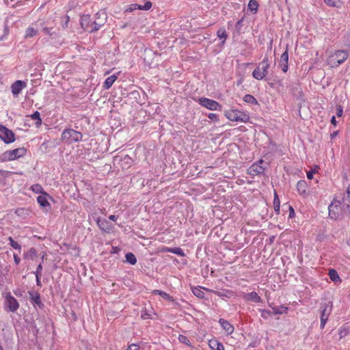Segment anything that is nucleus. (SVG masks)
<instances>
[{
    "label": "nucleus",
    "instance_id": "f257e3e1",
    "mask_svg": "<svg viewBox=\"0 0 350 350\" xmlns=\"http://www.w3.org/2000/svg\"><path fill=\"white\" fill-rule=\"evenodd\" d=\"M349 52L347 50H337L329 55L327 62L332 68L339 66L347 60Z\"/></svg>",
    "mask_w": 350,
    "mask_h": 350
},
{
    "label": "nucleus",
    "instance_id": "f03ea898",
    "mask_svg": "<svg viewBox=\"0 0 350 350\" xmlns=\"http://www.w3.org/2000/svg\"><path fill=\"white\" fill-rule=\"evenodd\" d=\"M227 119L232 122L247 123L250 122V117L248 113L238 109H229L224 112Z\"/></svg>",
    "mask_w": 350,
    "mask_h": 350
},
{
    "label": "nucleus",
    "instance_id": "7ed1b4c3",
    "mask_svg": "<svg viewBox=\"0 0 350 350\" xmlns=\"http://www.w3.org/2000/svg\"><path fill=\"white\" fill-rule=\"evenodd\" d=\"M27 149L24 147L18 148L4 152L0 156V162H6L18 159L27 154Z\"/></svg>",
    "mask_w": 350,
    "mask_h": 350
},
{
    "label": "nucleus",
    "instance_id": "20e7f679",
    "mask_svg": "<svg viewBox=\"0 0 350 350\" xmlns=\"http://www.w3.org/2000/svg\"><path fill=\"white\" fill-rule=\"evenodd\" d=\"M83 139V134L72 129H66L61 135V141L67 144L79 142Z\"/></svg>",
    "mask_w": 350,
    "mask_h": 350
},
{
    "label": "nucleus",
    "instance_id": "39448f33",
    "mask_svg": "<svg viewBox=\"0 0 350 350\" xmlns=\"http://www.w3.org/2000/svg\"><path fill=\"white\" fill-rule=\"evenodd\" d=\"M328 208L329 217L335 219L338 218L343 213H347L342 204V201L340 200H338L336 197L332 202Z\"/></svg>",
    "mask_w": 350,
    "mask_h": 350
},
{
    "label": "nucleus",
    "instance_id": "423d86ee",
    "mask_svg": "<svg viewBox=\"0 0 350 350\" xmlns=\"http://www.w3.org/2000/svg\"><path fill=\"white\" fill-rule=\"evenodd\" d=\"M270 66L269 60L265 57L258 66L254 70L252 76L257 80H262L267 74Z\"/></svg>",
    "mask_w": 350,
    "mask_h": 350
},
{
    "label": "nucleus",
    "instance_id": "0eeeda50",
    "mask_svg": "<svg viewBox=\"0 0 350 350\" xmlns=\"http://www.w3.org/2000/svg\"><path fill=\"white\" fill-rule=\"evenodd\" d=\"M81 25L83 29L89 32H94L98 30L100 27L95 21H92L90 15H83L81 18Z\"/></svg>",
    "mask_w": 350,
    "mask_h": 350
},
{
    "label": "nucleus",
    "instance_id": "6e6552de",
    "mask_svg": "<svg viewBox=\"0 0 350 350\" xmlns=\"http://www.w3.org/2000/svg\"><path fill=\"white\" fill-rule=\"evenodd\" d=\"M0 139L5 144H11L15 141V134L5 126L0 124Z\"/></svg>",
    "mask_w": 350,
    "mask_h": 350
},
{
    "label": "nucleus",
    "instance_id": "1a4fd4ad",
    "mask_svg": "<svg viewBox=\"0 0 350 350\" xmlns=\"http://www.w3.org/2000/svg\"><path fill=\"white\" fill-rule=\"evenodd\" d=\"M198 103L201 106L209 110H221V105L218 102L208 98H200Z\"/></svg>",
    "mask_w": 350,
    "mask_h": 350
},
{
    "label": "nucleus",
    "instance_id": "9d476101",
    "mask_svg": "<svg viewBox=\"0 0 350 350\" xmlns=\"http://www.w3.org/2000/svg\"><path fill=\"white\" fill-rule=\"evenodd\" d=\"M263 161L260 159L258 162L252 164L247 170V174L252 176H257L260 174L263 173L264 168L262 167Z\"/></svg>",
    "mask_w": 350,
    "mask_h": 350
},
{
    "label": "nucleus",
    "instance_id": "9b49d317",
    "mask_svg": "<svg viewBox=\"0 0 350 350\" xmlns=\"http://www.w3.org/2000/svg\"><path fill=\"white\" fill-rule=\"evenodd\" d=\"M5 305L8 309L12 312H16L19 308L18 301L10 294L7 295L5 297Z\"/></svg>",
    "mask_w": 350,
    "mask_h": 350
},
{
    "label": "nucleus",
    "instance_id": "f8f14e48",
    "mask_svg": "<svg viewBox=\"0 0 350 350\" xmlns=\"http://www.w3.org/2000/svg\"><path fill=\"white\" fill-rule=\"evenodd\" d=\"M96 224L98 228L105 233H110L113 229V226L107 219L98 218Z\"/></svg>",
    "mask_w": 350,
    "mask_h": 350
},
{
    "label": "nucleus",
    "instance_id": "ddd939ff",
    "mask_svg": "<svg viewBox=\"0 0 350 350\" xmlns=\"http://www.w3.org/2000/svg\"><path fill=\"white\" fill-rule=\"evenodd\" d=\"M336 198L342 201V204L345 208L347 213H350V190L347 189L346 193L340 196H337Z\"/></svg>",
    "mask_w": 350,
    "mask_h": 350
},
{
    "label": "nucleus",
    "instance_id": "4468645a",
    "mask_svg": "<svg viewBox=\"0 0 350 350\" xmlns=\"http://www.w3.org/2000/svg\"><path fill=\"white\" fill-rule=\"evenodd\" d=\"M27 83L21 80H17L11 85V90L13 95L18 96L22 90L26 88Z\"/></svg>",
    "mask_w": 350,
    "mask_h": 350
},
{
    "label": "nucleus",
    "instance_id": "2eb2a0df",
    "mask_svg": "<svg viewBox=\"0 0 350 350\" xmlns=\"http://www.w3.org/2000/svg\"><path fill=\"white\" fill-rule=\"evenodd\" d=\"M332 312V306H329V304H326L325 306V308L321 312V327L323 328L325 327V325L328 319V317Z\"/></svg>",
    "mask_w": 350,
    "mask_h": 350
},
{
    "label": "nucleus",
    "instance_id": "dca6fc26",
    "mask_svg": "<svg viewBox=\"0 0 350 350\" xmlns=\"http://www.w3.org/2000/svg\"><path fill=\"white\" fill-rule=\"evenodd\" d=\"M288 49H286V51L281 55L279 66L282 70L284 72H286L288 68Z\"/></svg>",
    "mask_w": 350,
    "mask_h": 350
},
{
    "label": "nucleus",
    "instance_id": "f3484780",
    "mask_svg": "<svg viewBox=\"0 0 350 350\" xmlns=\"http://www.w3.org/2000/svg\"><path fill=\"white\" fill-rule=\"evenodd\" d=\"M297 189L299 195L306 197L308 195V186L306 180H301L297 183Z\"/></svg>",
    "mask_w": 350,
    "mask_h": 350
},
{
    "label": "nucleus",
    "instance_id": "a211bd4d",
    "mask_svg": "<svg viewBox=\"0 0 350 350\" xmlns=\"http://www.w3.org/2000/svg\"><path fill=\"white\" fill-rule=\"evenodd\" d=\"M243 299L247 301H252L254 303L262 302L261 297L258 295L257 293L253 291L249 293H244L243 296Z\"/></svg>",
    "mask_w": 350,
    "mask_h": 350
},
{
    "label": "nucleus",
    "instance_id": "6ab92c4d",
    "mask_svg": "<svg viewBox=\"0 0 350 350\" xmlns=\"http://www.w3.org/2000/svg\"><path fill=\"white\" fill-rule=\"evenodd\" d=\"M219 322L227 334H231L234 332V327L226 320L220 319Z\"/></svg>",
    "mask_w": 350,
    "mask_h": 350
},
{
    "label": "nucleus",
    "instance_id": "aec40b11",
    "mask_svg": "<svg viewBox=\"0 0 350 350\" xmlns=\"http://www.w3.org/2000/svg\"><path fill=\"white\" fill-rule=\"evenodd\" d=\"M208 345L213 350H224L223 344L216 339L210 340Z\"/></svg>",
    "mask_w": 350,
    "mask_h": 350
},
{
    "label": "nucleus",
    "instance_id": "412c9836",
    "mask_svg": "<svg viewBox=\"0 0 350 350\" xmlns=\"http://www.w3.org/2000/svg\"><path fill=\"white\" fill-rule=\"evenodd\" d=\"M118 77L116 75H112L107 77L104 83L103 87L105 89L108 90L109 89L111 85L113 84V83L116 81Z\"/></svg>",
    "mask_w": 350,
    "mask_h": 350
},
{
    "label": "nucleus",
    "instance_id": "4be33fe9",
    "mask_svg": "<svg viewBox=\"0 0 350 350\" xmlns=\"http://www.w3.org/2000/svg\"><path fill=\"white\" fill-rule=\"evenodd\" d=\"M38 33V29L33 27V25H32L28 27V28L26 29L25 33V38H32V37L36 36Z\"/></svg>",
    "mask_w": 350,
    "mask_h": 350
},
{
    "label": "nucleus",
    "instance_id": "5701e85b",
    "mask_svg": "<svg viewBox=\"0 0 350 350\" xmlns=\"http://www.w3.org/2000/svg\"><path fill=\"white\" fill-rule=\"evenodd\" d=\"M217 36L221 40V44H224L228 38V33L224 27H221L217 31Z\"/></svg>",
    "mask_w": 350,
    "mask_h": 350
},
{
    "label": "nucleus",
    "instance_id": "b1692460",
    "mask_svg": "<svg viewBox=\"0 0 350 350\" xmlns=\"http://www.w3.org/2000/svg\"><path fill=\"white\" fill-rule=\"evenodd\" d=\"M243 100L244 102H245L248 104H250L252 105H259L256 98L252 94L245 95Z\"/></svg>",
    "mask_w": 350,
    "mask_h": 350
},
{
    "label": "nucleus",
    "instance_id": "393cba45",
    "mask_svg": "<svg viewBox=\"0 0 350 350\" xmlns=\"http://www.w3.org/2000/svg\"><path fill=\"white\" fill-rule=\"evenodd\" d=\"M329 278L334 282H340L341 279L338 273V272L333 269H329L328 273Z\"/></svg>",
    "mask_w": 350,
    "mask_h": 350
},
{
    "label": "nucleus",
    "instance_id": "a878e982",
    "mask_svg": "<svg viewBox=\"0 0 350 350\" xmlns=\"http://www.w3.org/2000/svg\"><path fill=\"white\" fill-rule=\"evenodd\" d=\"M273 208L276 215L280 214V204L279 197L275 191H274Z\"/></svg>",
    "mask_w": 350,
    "mask_h": 350
},
{
    "label": "nucleus",
    "instance_id": "bb28decb",
    "mask_svg": "<svg viewBox=\"0 0 350 350\" xmlns=\"http://www.w3.org/2000/svg\"><path fill=\"white\" fill-rule=\"evenodd\" d=\"M272 310L275 314H286L288 308L284 306H280L279 307H273Z\"/></svg>",
    "mask_w": 350,
    "mask_h": 350
},
{
    "label": "nucleus",
    "instance_id": "cd10ccee",
    "mask_svg": "<svg viewBox=\"0 0 350 350\" xmlns=\"http://www.w3.org/2000/svg\"><path fill=\"white\" fill-rule=\"evenodd\" d=\"M215 293L219 297H226L227 298H231L234 297L235 293L231 290H226L224 292H215Z\"/></svg>",
    "mask_w": 350,
    "mask_h": 350
},
{
    "label": "nucleus",
    "instance_id": "c85d7f7f",
    "mask_svg": "<svg viewBox=\"0 0 350 350\" xmlns=\"http://www.w3.org/2000/svg\"><path fill=\"white\" fill-rule=\"evenodd\" d=\"M30 189L35 193H42L46 195V192L40 184H34L31 185Z\"/></svg>",
    "mask_w": 350,
    "mask_h": 350
},
{
    "label": "nucleus",
    "instance_id": "c756f323",
    "mask_svg": "<svg viewBox=\"0 0 350 350\" xmlns=\"http://www.w3.org/2000/svg\"><path fill=\"white\" fill-rule=\"evenodd\" d=\"M152 293L155 294V295H159L161 297H162L163 298H164L165 299L170 300V301H173L172 297L168 293H165L164 291H160V290H154L152 291Z\"/></svg>",
    "mask_w": 350,
    "mask_h": 350
},
{
    "label": "nucleus",
    "instance_id": "7c9ffc66",
    "mask_svg": "<svg viewBox=\"0 0 350 350\" xmlns=\"http://www.w3.org/2000/svg\"><path fill=\"white\" fill-rule=\"evenodd\" d=\"M259 5L256 0H250L248 3V10L256 13L258 10Z\"/></svg>",
    "mask_w": 350,
    "mask_h": 350
},
{
    "label": "nucleus",
    "instance_id": "2f4dec72",
    "mask_svg": "<svg viewBox=\"0 0 350 350\" xmlns=\"http://www.w3.org/2000/svg\"><path fill=\"white\" fill-rule=\"evenodd\" d=\"M324 1L330 7L340 8L342 5L341 0H324Z\"/></svg>",
    "mask_w": 350,
    "mask_h": 350
},
{
    "label": "nucleus",
    "instance_id": "473e14b6",
    "mask_svg": "<svg viewBox=\"0 0 350 350\" xmlns=\"http://www.w3.org/2000/svg\"><path fill=\"white\" fill-rule=\"evenodd\" d=\"M37 202L42 207L49 206V203L44 196H39L37 197Z\"/></svg>",
    "mask_w": 350,
    "mask_h": 350
},
{
    "label": "nucleus",
    "instance_id": "72a5a7b5",
    "mask_svg": "<svg viewBox=\"0 0 350 350\" xmlns=\"http://www.w3.org/2000/svg\"><path fill=\"white\" fill-rule=\"evenodd\" d=\"M126 261L132 265L137 263V258L133 253H127L125 256Z\"/></svg>",
    "mask_w": 350,
    "mask_h": 350
},
{
    "label": "nucleus",
    "instance_id": "f704fd0d",
    "mask_svg": "<svg viewBox=\"0 0 350 350\" xmlns=\"http://www.w3.org/2000/svg\"><path fill=\"white\" fill-rule=\"evenodd\" d=\"M171 253L175 254L181 257H184L185 256L183 250L179 247H171Z\"/></svg>",
    "mask_w": 350,
    "mask_h": 350
},
{
    "label": "nucleus",
    "instance_id": "c9c22d12",
    "mask_svg": "<svg viewBox=\"0 0 350 350\" xmlns=\"http://www.w3.org/2000/svg\"><path fill=\"white\" fill-rule=\"evenodd\" d=\"M8 241H10V245L15 250H18L19 251L21 250V245L16 241H15L12 237H8Z\"/></svg>",
    "mask_w": 350,
    "mask_h": 350
},
{
    "label": "nucleus",
    "instance_id": "e433bc0d",
    "mask_svg": "<svg viewBox=\"0 0 350 350\" xmlns=\"http://www.w3.org/2000/svg\"><path fill=\"white\" fill-rule=\"evenodd\" d=\"M192 292L195 296L199 298H203L204 296V292L200 289V287H195L192 289Z\"/></svg>",
    "mask_w": 350,
    "mask_h": 350
},
{
    "label": "nucleus",
    "instance_id": "4c0bfd02",
    "mask_svg": "<svg viewBox=\"0 0 350 350\" xmlns=\"http://www.w3.org/2000/svg\"><path fill=\"white\" fill-rule=\"evenodd\" d=\"M178 340L180 342L185 344V345L191 347V343L186 336L180 334L178 336Z\"/></svg>",
    "mask_w": 350,
    "mask_h": 350
},
{
    "label": "nucleus",
    "instance_id": "58836bf2",
    "mask_svg": "<svg viewBox=\"0 0 350 350\" xmlns=\"http://www.w3.org/2000/svg\"><path fill=\"white\" fill-rule=\"evenodd\" d=\"M152 2L148 1L146 2V3L142 5H139L138 7V10H150L151 8H152Z\"/></svg>",
    "mask_w": 350,
    "mask_h": 350
},
{
    "label": "nucleus",
    "instance_id": "ea45409f",
    "mask_svg": "<svg viewBox=\"0 0 350 350\" xmlns=\"http://www.w3.org/2000/svg\"><path fill=\"white\" fill-rule=\"evenodd\" d=\"M15 214L18 216H23L28 214V210L24 208H17L15 211Z\"/></svg>",
    "mask_w": 350,
    "mask_h": 350
},
{
    "label": "nucleus",
    "instance_id": "a19ab883",
    "mask_svg": "<svg viewBox=\"0 0 350 350\" xmlns=\"http://www.w3.org/2000/svg\"><path fill=\"white\" fill-rule=\"evenodd\" d=\"M259 311L260 312L261 317L263 319H267L268 316L271 315V312L269 310L265 309H260Z\"/></svg>",
    "mask_w": 350,
    "mask_h": 350
},
{
    "label": "nucleus",
    "instance_id": "79ce46f5",
    "mask_svg": "<svg viewBox=\"0 0 350 350\" xmlns=\"http://www.w3.org/2000/svg\"><path fill=\"white\" fill-rule=\"evenodd\" d=\"M208 118L213 121V122H219V118H218V116L216 114V113H210L208 115Z\"/></svg>",
    "mask_w": 350,
    "mask_h": 350
},
{
    "label": "nucleus",
    "instance_id": "37998d69",
    "mask_svg": "<svg viewBox=\"0 0 350 350\" xmlns=\"http://www.w3.org/2000/svg\"><path fill=\"white\" fill-rule=\"evenodd\" d=\"M137 6H139V4H136V3L131 4L129 5V8H127L126 9V12H133V10L138 9Z\"/></svg>",
    "mask_w": 350,
    "mask_h": 350
},
{
    "label": "nucleus",
    "instance_id": "c03bdc74",
    "mask_svg": "<svg viewBox=\"0 0 350 350\" xmlns=\"http://www.w3.org/2000/svg\"><path fill=\"white\" fill-rule=\"evenodd\" d=\"M343 109L341 105H338L336 109V114L338 117H340L342 115Z\"/></svg>",
    "mask_w": 350,
    "mask_h": 350
},
{
    "label": "nucleus",
    "instance_id": "a18cd8bd",
    "mask_svg": "<svg viewBox=\"0 0 350 350\" xmlns=\"http://www.w3.org/2000/svg\"><path fill=\"white\" fill-rule=\"evenodd\" d=\"M30 118L32 119V120H38V119L40 118V113L38 112V111H35L33 113H32L31 115H30Z\"/></svg>",
    "mask_w": 350,
    "mask_h": 350
},
{
    "label": "nucleus",
    "instance_id": "49530a36",
    "mask_svg": "<svg viewBox=\"0 0 350 350\" xmlns=\"http://www.w3.org/2000/svg\"><path fill=\"white\" fill-rule=\"evenodd\" d=\"M158 251L159 252H170L171 253V247L162 246L158 248Z\"/></svg>",
    "mask_w": 350,
    "mask_h": 350
},
{
    "label": "nucleus",
    "instance_id": "de8ad7c7",
    "mask_svg": "<svg viewBox=\"0 0 350 350\" xmlns=\"http://www.w3.org/2000/svg\"><path fill=\"white\" fill-rule=\"evenodd\" d=\"M141 318L144 320L150 319V315L146 310H144L142 312Z\"/></svg>",
    "mask_w": 350,
    "mask_h": 350
},
{
    "label": "nucleus",
    "instance_id": "09e8293b",
    "mask_svg": "<svg viewBox=\"0 0 350 350\" xmlns=\"http://www.w3.org/2000/svg\"><path fill=\"white\" fill-rule=\"evenodd\" d=\"M139 348V346L137 344H131L129 345L127 349L126 350H138Z\"/></svg>",
    "mask_w": 350,
    "mask_h": 350
},
{
    "label": "nucleus",
    "instance_id": "8fccbe9b",
    "mask_svg": "<svg viewBox=\"0 0 350 350\" xmlns=\"http://www.w3.org/2000/svg\"><path fill=\"white\" fill-rule=\"evenodd\" d=\"M42 264H39L38 266L37 267V269L35 272V275L36 274H38L39 275H42Z\"/></svg>",
    "mask_w": 350,
    "mask_h": 350
},
{
    "label": "nucleus",
    "instance_id": "3c124183",
    "mask_svg": "<svg viewBox=\"0 0 350 350\" xmlns=\"http://www.w3.org/2000/svg\"><path fill=\"white\" fill-rule=\"evenodd\" d=\"M14 260L16 265H18L21 262V258L17 254H14Z\"/></svg>",
    "mask_w": 350,
    "mask_h": 350
},
{
    "label": "nucleus",
    "instance_id": "603ef678",
    "mask_svg": "<svg viewBox=\"0 0 350 350\" xmlns=\"http://www.w3.org/2000/svg\"><path fill=\"white\" fill-rule=\"evenodd\" d=\"M29 254H31V257L33 256H36V250L35 248L33 247H31L29 251Z\"/></svg>",
    "mask_w": 350,
    "mask_h": 350
},
{
    "label": "nucleus",
    "instance_id": "864d4df0",
    "mask_svg": "<svg viewBox=\"0 0 350 350\" xmlns=\"http://www.w3.org/2000/svg\"><path fill=\"white\" fill-rule=\"evenodd\" d=\"M289 211H290L289 217H294L295 211H294L293 208L291 206H289Z\"/></svg>",
    "mask_w": 350,
    "mask_h": 350
},
{
    "label": "nucleus",
    "instance_id": "5fc2aeb1",
    "mask_svg": "<svg viewBox=\"0 0 350 350\" xmlns=\"http://www.w3.org/2000/svg\"><path fill=\"white\" fill-rule=\"evenodd\" d=\"M51 29H50V28H49V27H44V28H43V31H44L45 33L49 34V35H51Z\"/></svg>",
    "mask_w": 350,
    "mask_h": 350
},
{
    "label": "nucleus",
    "instance_id": "6e6d98bb",
    "mask_svg": "<svg viewBox=\"0 0 350 350\" xmlns=\"http://www.w3.org/2000/svg\"><path fill=\"white\" fill-rule=\"evenodd\" d=\"M36 278L37 285L38 286H41V282H40V278H41V276L38 275V274H36Z\"/></svg>",
    "mask_w": 350,
    "mask_h": 350
},
{
    "label": "nucleus",
    "instance_id": "4d7b16f0",
    "mask_svg": "<svg viewBox=\"0 0 350 350\" xmlns=\"http://www.w3.org/2000/svg\"><path fill=\"white\" fill-rule=\"evenodd\" d=\"M314 172L312 171H309L307 172V178L310 180L312 179Z\"/></svg>",
    "mask_w": 350,
    "mask_h": 350
},
{
    "label": "nucleus",
    "instance_id": "13d9d810",
    "mask_svg": "<svg viewBox=\"0 0 350 350\" xmlns=\"http://www.w3.org/2000/svg\"><path fill=\"white\" fill-rule=\"evenodd\" d=\"M42 124V119L41 118L40 119H38L36 122V127H40Z\"/></svg>",
    "mask_w": 350,
    "mask_h": 350
},
{
    "label": "nucleus",
    "instance_id": "bf43d9fd",
    "mask_svg": "<svg viewBox=\"0 0 350 350\" xmlns=\"http://www.w3.org/2000/svg\"><path fill=\"white\" fill-rule=\"evenodd\" d=\"M338 135V131H334L333 133L331 134L330 137H331V139H334V137H336L337 135Z\"/></svg>",
    "mask_w": 350,
    "mask_h": 350
},
{
    "label": "nucleus",
    "instance_id": "052dcab7",
    "mask_svg": "<svg viewBox=\"0 0 350 350\" xmlns=\"http://www.w3.org/2000/svg\"><path fill=\"white\" fill-rule=\"evenodd\" d=\"M109 219L112 220V221H116L118 219V217L114 215H111L109 217Z\"/></svg>",
    "mask_w": 350,
    "mask_h": 350
},
{
    "label": "nucleus",
    "instance_id": "680f3d73",
    "mask_svg": "<svg viewBox=\"0 0 350 350\" xmlns=\"http://www.w3.org/2000/svg\"><path fill=\"white\" fill-rule=\"evenodd\" d=\"M331 123L334 125V126H336V118L335 116H332V119H331Z\"/></svg>",
    "mask_w": 350,
    "mask_h": 350
},
{
    "label": "nucleus",
    "instance_id": "e2e57ef3",
    "mask_svg": "<svg viewBox=\"0 0 350 350\" xmlns=\"http://www.w3.org/2000/svg\"><path fill=\"white\" fill-rule=\"evenodd\" d=\"M243 20V18H241V20H239V21L237 22V25H239L242 23Z\"/></svg>",
    "mask_w": 350,
    "mask_h": 350
},
{
    "label": "nucleus",
    "instance_id": "0e129e2a",
    "mask_svg": "<svg viewBox=\"0 0 350 350\" xmlns=\"http://www.w3.org/2000/svg\"><path fill=\"white\" fill-rule=\"evenodd\" d=\"M124 159L131 160V158H130L129 157H128V156H126V157H124Z\"/></svg>",
    "mask_w": 350,
    "mask_h": 350
},
{
    "label": "nucleus",
    "instance_id": "69168bd1",
    "mask_svg": "<svg viewBox=\"0 0 350 350\" xmlns=\"http://www.w3.org/2000/svg\"><path fill=\"white\" fill-rule=\"evenodd\" d=\"M2 172H3V171L0 170V174H1Z\"/></svg>",
    "mask_w": 350,
    "mask_h": 350
}]
</instances>
